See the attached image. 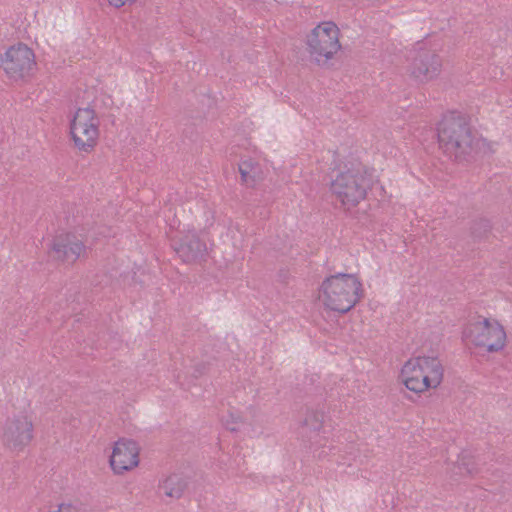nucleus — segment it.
<instances>
[{
  "label": "nucleus",
  "mask_w": 512,
  "mask_h": 512,
  "mask_svg": "<svg viewBox=\"0 0 512 512\" xmlns=\"http://www.w3.org/2000/svg\"><path fill=\"white\" fill-rule=\"evenodd\" d=\"M324 422V413L317 410L307 412L303 422V428L312 432H318L322 428Z\"/></svg>",
  "instance_id": "obj_18"
},
{
  "label": "nucleus",
  "mask_w": 512,
  "mask_h": 512,
  "mask_svg": "<svg viewBox=\"0 0 512 512\" xmlns=\"http://www.w3.org/2000/svg\"><path fill=\"white\" fill-rule=\"evenodd\" d=\"M400 377L407 389L415 393L428 390V378L424 376L417 362L411 358L402 367Z\"/></svg>",
  "instance_id": "obj_13"
},
{
  "label": "nucleus",
  "mask_w": 512,
  "mask_h": 512,
  "mask_svg": "<svg viewBox=\"0 0 512 512\" xmlns=\"http://www.w3.org/2000/svg\"><path fill=\"white\" fill-rule=\"evenodd\" d=\"M52 256L62 262L74 263L85 252V246L73 234H61L54 238Z\"/></svg>",
  "instance_id": "obj_12"
},
{
  "label": "nucleus",
  "mask_w": 512,
  "mask_h": 512,
  "mask_svg": "<svg viewBox=\"0 0 512 512\" xmlns=\"http://www.w3.org/2000/svg\"><path fill=\"white\" fill-rule=\"evenodd\" d=\"M139 464V448L135 441L121 439L114 445L110 465L116 474L129 471Z\"/></svg>",
  "instance_id": "obj_10"
},
{
  "label": "nucleus",
  "mask_w": 512,
  "mask_h": 512,
  "mask_svg": "<svg viewBox=\"0 0 512 512\" xmlns=\"http://www.w3.org/2000/svg\"><path fill=\"white\" fill-rule=\"evenodd\" d=\"M187 488V480L179 474H171L159 482L158 493L172 499L182 497Z\"/></svg>",
  "instance_id": "obj_15"
},
{
  "label": "nucleus",
  "mask_w": 512,
  "mask_h": 512,
  "mask_svg": "<svg viewBox=\"0 0 512 512\" xmlns=\"http://www.w3.org/2000/svg\"><path fill=\"white\" fill-rule=\"evenodd\" d=\"M340 30L333 22H322L307 37L308 52L319 65L326 64L340 50Z\"/></svg>",
  "instance_id": "obj_4"
},
{
  "label": "nucleus",
  "mask_w": 512,
  "mask_h": 512,
  "mask_svg": "<svg viewBox=\"0 0 512 512\" xmlns=\"http://www.w3.org/2000/svg\"><path fill=\"white\" fill-rule=\"evenodd\" d=\"M228 429L231 431H236L238 428L236 426H228Z\"/></svg>",
  "instance_id": "obj_20"
},
{
  "label": "nucleus",
  "mask_w": 512,
  "mask_h": 512,
  "mask_svg": "<svg viewBox=\"0 0 512 512\" xmlns=\"http://www.w3.org/2000/svg\"><path fill=\"white\" fill-rule=\"evenodd\" d=\"M171 245L185 263H192L202 259L207 251L205 242L194 231L188 232L180 238H173Z\"/></svg>",
  "instance_id": "obj_11"
},
{
  "label": "nucleus",
  "mask_w": 512,
  "mask_h": 512,
  "mask_svg": "<svg viewBox=\"0 0 512 512\" xmlns=\"http://www.w3.org/2000/svg\"><path fill=\"white\" fill-rule=\"evenodd\" d=\"M412 359L419 364L422 374L427 376L429 389H435L442 383L444 367L438 357L418 356Z\"/></svg>",
  "instance_id": "obj_14"
},
{
  "label": "nucleus",
  "mask_w": 512,
  "mask_h": 512,
  "mask_svg": "<svg viewBox=\"0 0 512 512\" xmlns=\"http://www.w3.org/2000/svg\"><path fill=\"white\" fill-rule=\"evenodd\" d=\"M0 64L10 80H26L36 67L35 54L27 45L19 43L0 56Z\"/></svg>",
  "instance_id": "obj_6"
},
{
  "label": "nucleus",
  "mask_w": 512,
  "mask_h": 512,
  "mask_svg": "<svg viewBox=\"0 0 512 512\" xmlns=\"http://www.w3.org/2000/svg\"><path fill=\"white\" fill-rule=\"evenodd\" d=\"M441 67V59L434 51L421 48L411 56L408 71L416 80L427 82L440 74Z\"/></svg>",
  "instance_id": "obj_9"
},
{
  "label": "nucleus",
  "mask_w": 512,
  "mask_h": 512,
  "mask_svg": "<svg viewBox=\"0 0 512 512\" xmlns=\"http://www.w3.org/2000/svg\"><path fill=\"white\" fill-rule=\"evenodd\" d=\"M463 337L488 352L500 351L506 343V332L502 325L488 318L469 323L463 330Z\"/></svg>",
  "instance_id": "obj_5"
},
{
  "label": "nucleus",
  "mask_w": 512,
  "mask_h": 512,
  "mask_svg": "<svg viewBox=\"0 0 512 512\" xmlns=\"http://www.w3.org/2000/svg\"><path fill=\"white\" fill-rule=\"evenodd\" d=\"M109 2L110 5L116 7V8H120L124 5H130L132 3H134L136 0H107Z\"/></svg>",
  "instance_id": "obj_19"
},
{
  "label": "nucleus",
  "mask_w": 512,
  "mask_h": 512,
  "mask_svg": "<svg viewBox=\"0 0 512 512\" xmlns=\"http://www.w3.org/2000/svg\"><path fill=\"white\" fill-rule=\"evenodd\" d=\"M362 292V283L355 274L337 273L323 280L319 299L326 309L345 314L360 301Z\"/></svg>",
  "instance_id": "obj_1"
},
{
  "label": "nucleus",
  "mask_w": 512,
  "mask_h": 512,
  "mask_svg": "<svg viewBox=\"0 0 512 512\" xmlns=\"http://www.w3.org/2000/svg\"><path fill=\"white\" fill-rule=\"evenodd\" d=\"M232 417H234V416L232 415ZM233 419H234V420H233V423H234V424H237V421L240 419V417H239V416H237V417H235V418H233Z\"/></svg>",
  "instance_id": "obj_21"
},
{
  "label": "nucleus",
  "mask_w": 512,
  "mask_h": 512,
  "mask_svg": "<svg viewBox=\"0 0 512 512\" xmlns=\"http://www.w3.org/2000/svg\"><path fill=\"white\" fill-rule=\"evenodd\" d=\"M454 468L459 475H471L479 471L475 456L468 450L461 452Z\"/></svg>",
  "instance_id": "obj_17"
},
{
  "label": "nucleus",
  "mask_w": 512,
  "mask_h": 512,
  "mask_svg": "<svg viewBox=\"0 0 512 512\" xmlns=\"http://www.w3.org/2000/svg\"><path fill=\"white\" fill-rule=\"evenodd\" d=\"M438 140L444 153L451 159H466L475 148L476 138L466 119L458 114L443 118L438 127Z\"/></svg>",
  "instance_id": "obj_2"
},
{
  "label": "nucleus",
  "mask_w": 512,
  "mask_h": 512,
  "mask_svg": "<svg viewBox=\"0 0 512 512\" xmlns=\"http://www.w3.org/2000/svg\"><path fill=\"white\" fill-rule=\"evenodd\" d=\"M33 423L26 415H18L6 421L3 428V445L11 451H23L32 441Z\"/></svg>",
  "instance_id": "obj_8"
},
{
  "label": "nucleus",
  "mask_w": 512,
  "mask_h": 512,
  "mask_svg": "<svg viewBox=\"0 0 512 512\" xmlns=\"http://www.w3.org/2000/svg\"><path fill=\"white\" fill-rule=\"evenodd\" d=\"M372 185V175L357 166L340 172L331 182V191L342 206L350 209L365 199Z\"/></svg>",
  "instance_id": "obj_3"
},
{
  "label": "nucleus",
  "mask_w": 512,
  "mask_h": 512,
  "mask_svg": "<svg viewBox=\"0 0 512 512\" xmlns=\"http://www.w3.org/2000/svg\"><path fill=\"white\" fill-rule=\"evenodd\" d=\"M239 172L242 181L247 185H253L258 179L261 178L260 165L252 159H243L239 163Z\"/></svg>",
  "instance_id": "obj_16"
},
{
  "label": "nucleus",
  "mask_w": 512,
  "mask_h": 512,
  "mask_svg": "<svg viewBox=\"0 0 512 512\" xmlns=\"http://www.w3.org/2000/svg\"><path fill=\"white\" fill-rule=\"evenodd\" d=\"M99 121L93 109L79 108L70 123V134L74 145L84 152H90L96 145Z\"/></svg>",
  "instance_id": "obj_7"
}]
</instances>
